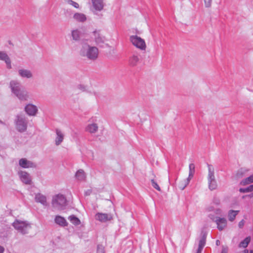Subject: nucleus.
<instances>
[{
	"label": "nucleus",
	"mask_w": 253,
	"mask_h": 253,
	"mask_svg": "<svg viewBox=\"0 0 253 253\" xmlns=\"http://www.w3.org/2000/svg\"><path fill=\"white\" fill-rule=\"evenodd\" d=\"M12 93L20 101H27L29 98V92L17 80H12L9 83Z\"/></svg>",
	"instance_id": "nucleus-1"
},
{
	"label": "nucleus",
	"mask_w": 253,
	"mask_h": 253,
	"mask_svg": "<svg viewBox=\"0 0 253 253\" xmlns=\"http://www.w3.org/2000/svg\"><path fill=\"white\" fill-rule=\"evenodd\" d=\"M80 55L90 60H96L98 55V49L95 46H91L87 44H84L80 50Z\"/></svg>",
	"instance_id": "nucleus-2"
},
{
	"label": "nucleus",
	"mask_w": 253,
	"mask_h": 253,
	"mask_svg": "<svg viewBox=\"0 0 253 253\" xmlns=\"http://www.w3.org/2000/svg\"><path fill=\"white\" fill-rule=\"evenodd\" d=\"M14 123L16 128L19 132H24L27 130L28 120L25 115H17Z\"/></svg>",
	"instance_id": "nucleus-3"
},
{
	"label": "nucleus",
	"mask_w": 253,
	"mask_h": 253,
	"mask_svg": "<svg viewBox=\"0 0 253 253\" xmlns=\"http://www.w3.org/2000/svg\"><path fill=\"white\" fill-rule=\"evenodd\" d=\"M12 226L15 229L22 235L28 234L31 228V225L28 221L19 219H16L12 223Z\"/></svg>",
	"instance_id": "nucleus-4"
},
{
	"label": "nucleus",
	"mask_w": 253,
	"mask_h": 253,
	"mask_svg": "<svg viewBox=\"0 0 253 253\" xmlns=\"http://www.w3.org/2000/svg\"><path fill=\"white\" fill-rule=\"evenodd\" d=\"M208 180L209 184V188L210 190L212 191L217 188V184L214 176V168L211 165H208Z\"/></svg>",
	"instance_id": "nucleus-5"
},
{
	"label": "nucleus",
	"mask_w": 253,
	"mask_h": 253,
	"mask_svg": "<svg viewBox=\"0 0 253 253\" xmlns=\"http://www.w3.org/2000/svg\"><path fill=\"white\" fill-rule=\"evenodd\" d=\"M52 205L54 208L58 210H62L64 209L67 205V200L65 197L60 194L56 195L53 198Z\"/></svg>",
	"instance_id": "nucleus-6"
},
{
	"label": "nucleus",
	"mask_w": 253,
	"mask_h": 253,
	"mask_svg": "<svg viewBox=\"0 0 253 253\" xmlns=\"http://www.w3.org/2000/svg\"><path fill=\"white\" fill-rule=\"evenodd\" d=\"M130 41L132 44L141 50H145L146 44L144 40L140 37L133 35L130 37Z\"/></svg>",
	"instance_id": "nucleus-7"
},
{
	"label": "nucleus",
	"mask_w": 253,
	"mask_h": 253,
	"mask_svg": "<svg viewBox=\"0 0 253 253\" xmlns=\"http://www.w3.org/2000/svg\"><path fill=\"white\" fill-rule=\"evenodd\" d=\"M19 165L21 167L24 169L35 168L37 166L35 163L29 161L26 158L20 159L19 161Z\"/></svg>",
	"instance_id": "nucleus-8"
},
{
	"label": "nucleus",
	"mask_w": 253,
	"mask_h": 253,
	"mask_svg": "<svg viewBox=\"0 0 253 253\" xmlns=\"http://www.w3.org/2000/svg\"><path fill=\"white\" fill-rule=\"evenodd\" d=\"M24 110L30 116H36L38 111L37 107L32 104H27L25 107Z\"/></svg>",
	"instance_id": "nucleus-9"
},
{
	"label": "nucleus",
	"mask_w": 253,
	"mask_h": 253,
	"mask_svg": "<svg viewBox=\"0 0 253 253\" xmlns=\"http://www.w3.org/2000/svg\"><path fill=\"white\" fill-rule=\"evenodd\" d=\"M95 219L102 222H105L112 219L113 217L111 214L97 213L95 216Z\"/></svg>",
	"instance_id": "nucleus-10"
},
{
	"label": "nucleus",
	"mask_w": 253,
	"mask_h": 253,
	"mask_svg": "<svg viewBox=\"0 0 253 253\" xmlns=\"http://www.w3.org/2000/svg\"><path fill=\"white\" fill-rule=\"evenodd\" d=\"M21 181L25 184L30 185L32 183L31 177L28 172L21 171L19 172Z\"/></svg>",
	"instance_id": "nucleus-11"
},
{
	"label": "nucleus",
	"mask_w": 253,
	"mask_h": 253,
	"mask_svg": "<svg viewBox=\"0 0 253 253\" xmlns=\"http://www.w3.org/2000/svg\"><path fill=\"white\" fill-rule=\"evenodd\" d=\"M217 228L219 231L223 230L227 226V220L225 218L217 217L215 220Z\"/></svg>",
	"instance_id": "nucleus-12"
},
{
	"label": "nucleus",
	"mask_w": 253,
	"mask_h": 253,
	"mask_svg": "<svg viewBox=\"0 0 253 253\" xmlns=\"http://www.w3.org/2000/svg\"><path fill=\"white\" fill-rule=\"evenodd\" d=\"M93 35L94 41L97 45L101 46L104 43L105 41V37L102 36L98 32L94 31L93 32Z\"/></svg>",
	"instance_id": "nucleus-13"
},
{
	"label": "nucleus",
	"mask_w": 253,
	"mask_h": 253,
	"mask_svg": "<svg viewBox=\"0 0 253 253\" xmlns=\"http://www.w3.org/2000/svg\"><path fill=\"white\" fill-rule=\"evenodd\" d=\"M0 60L5 62L8 69L11 68V60L5 52L0 51Z\"/></svg>",
	"instance_id": "nucleus-14"
},
{
	"label": "nucleus",
	"mask_w": 253,
	"mask_h": 253,
	"mask_svg": "<svg viewBox=\"0 0 253 253\" xmlns=\"http://www.w3.org/2000/svg\"><path fill=\"white\" fill-rule=\"evenodd\" d=\"M195 165L193 163L190 164L189 166V172L188 177L185 181V185L182 187L183 189L189 183L190 179L193 177L195 172Z\"/></svg>",
	"instance_id": "nucleus-15"
},
{
	"label": "nucleus",
	"mask_w": 253,
	"mask_h": 253,
	"mask_svg": "<svg viewBox=\"0 0 253 253\" xmlns=\"http://www.w3.org/2000/svg\"><path fill=\"white\" fill-rule=\"evenodd\" d=\"M18 74L23 78L30 79L33 77V74L32 72L28 69H19L18 70Z\"/></svg>",
	"instance_id": "nucleus-16"
},
{
	"label": "nucleus",
	"mask_w": 253,
	"mask_h": 253,
	"mask_svg": "<svg viewBox=\"0 0 253 253\" xmlns=\"http://www.w3.org/2000/svg\"><path fill=\"white\" fill-rule=\"evenodd\" d=\"M35 200L36 202L40 203L43 206L47 205L46 197L41 193H37L36 194Z\"/></svg>",
	"instance_id": "nucleus-17"
},
{
	"label": "nucleus",
	"mask_w": 253,
	"mask_h": 253,
	"mask_svg": "<svg viewBox=\"0 0 253 253\" xmlns=\"http://www.w3.org/2000/svg\"><path fill=\"white\" fill-rule=\"evenodd\" d=\"M56 137L55 138V142L56 145H59L64 139V134L61 131L57 128L56 129Z\"/></svg>",
	"instance_id": "nucleus-18"
},
{
	"label": "nucleus",
	"mask_w": 253,
	"mask_h": 253,
	"mask_svg": "<svg viewBox=\"0 0 253 253\" xmlns=\"http://www.w3.org/2000/svg\"><path fill=\"white\" fill-rule=\"evenodd\" d=\"M94 8L97 11H101L104 7L103 0H91Z\"/></svg>",
	"instance_id": "nucleus-19"
},
{
	"label": "nucleus",
	"mask_w": 253,
	"mask_h": 253,
	"mask_svg": "<svg viewBox=\"0 0 253 253\" xmlns=\"http://www.w3.org/2000/svg\"><path fill=\"white\" fill-rule=\"evenodd\" d=\"M55 222L59 225L65 227L68 225V223L66 220L63 217L59 215L55 216L54 219Z\"/></svg>",
	"instance_id": "nucleus-20"
},
{
	"label": "nucleus",
	"mask_w": 253,
	"mask_h": 253,
	"mask_svg": "<svg viewBox=\"0 0 253 253\" xmlns=\"http://www.w3.org/2000/svg\"><path fill=\"white\" fill-rule=\"evenodd\" d=\"M206 238H207V234L205 232H202V237L200 239L199 242V245H198V248L197 250H199L200 251H202L203 248L205 246L206 244Z\"/></svg>",
	"instance_id": "nucleus-21"
},
{
	"label": "nucleus",
	"mask_w": 253,
	"mask_h": 253,
	"mask_svg": "<svg viewBox=\"0 0 253 253\" xmlns=\"http://www.w3.org/2000/svg\"><path fill=\"white\" fill-rule=\"evenodd\" d=\"M73 18L77 21L84 22L86 21V16L82 13H76L73 15Z\"/></svg>",
	"instance_id": "nucleus-22"
},
{
	"label": "nucleus",
	"mask_w": 253,
	"mask_h": 253,
	"mask_svg": "<svg viewBox=\"0 0 253 253\" xmlns=\"http://www.w3.org/2000/svg\"><path fill=\"white\" fill-rule=\"evenodd\" d=\"M139 61V58L138 56L133 54L132 56H131L129 58V65L132 67L136 66Z\"/></svg>",
	"instance_id": "nucleus-23"
},
{
	"label": "nucleus",
	"mask_w": 253,
	"mask_h": 253,
	"mask_svg": "<svg viewBox=\"0 0 253 253\" xmlns=\"http://www.w3.org/2000/svg\"><path fill=\"white\" fill-rule=\"evenodd\" d=\"M75 177L78 180H84L85 179L86 175L84 170L81 169L78 170L76 173Z\"/></svg>",
	"instance_id": "nucleus-24"
},
{
	"label": "nucleus",
	"mask_w": 253,
	"mask_h": 253,
	"mask_svg": "<svg viewBox=\"0 0 253 253\" xmlns=\"http://www.w3.org/2000/svg\"><path fill=\"white\" fill-rule=\"evenodd\" d=\"M72 39L75 41H79L80 40L81 32L78 29L74 30L71 32Z\"/></svg>",
	"instance_id": "nucleus-25"
},
{
	"label": "nucleus",
	"mask_w": 253,
	"mask_h": 253,
	"mask_svg": "<svg viewBox=\"0 0 253 253\" xmlns=\"http://www.w3.org/2000/svg\"><path fill=\"white\" fill-rule=\"evenodd\" d=\"M98 126L96 124H89L86 127V131L89 132L91 133L96 132L98 130Z\"/></svg>",
	"instance_id": "nucleus-26"
},
{
	"label": "nucleus",
	"mask_w": 253,
	"mask_h": 253,
	"mask_svg": "<svg viewBox=\"0 0 253 253\" xmlns=\"http://www.w3.org/2000/svg\"><path fill=\"white\" fill-rule=\"evenodd\" d=\"M68 219L75 225H78L81 223L80 219L74 215L69 216Z\"/></svg>",
	"instance_id": "nucleus-27"
},
{
	"label": "nucleus",
	"mask_w": 253,
	"mask_h": 253,
	"mask_svg": "<svg viewBox=\"0 0 253 253\" xmlns=\"http://www.w3.org/2000/svg\"><path fill=\"white\" fill-rule=\"evenodd\" d=\"M253 182V174H252L251 176H250L249 177L242 180L241 181L240 184H241V185L244 186V185L249 184L250 183H252Z\"/></svg>",
	"instance_id": "nucleus-28"
},
{
	"label": "nucleus",
	"mask_w": 253,
	"mask_h": 253,
	"mask_svg": "<svg viewBox=\"0 0 253 253\" xmlns=\"http://www.w3.org/2000/svg\"><path fill=\"white\" fill-rule=\"evenodd\" d=\"M239 212V211H233L230 210L228 213V219L230 221H233L236 216V215Z\"/></svg>",
	"instance_id": "nucleus-29"
},
{
	"label": "nucleus",
	"mask_w": 253,
	"mask_h": 253,
	"mask_svg": "<svg viewBox=\"0 0 253 253\" xmlns=\"http://www.w3.org/2000/svg\"><path fill=\"white\" fill-rule=\"evenodd\" d=\"M247 171V169L241 168L237 171L236 174V176L238 178H242Z\"/></svg>",
	"instance_id": "nucleus-30"
},
{
	"label": "nucleus",
	"mask_w": 253,
	"mask_h": 253,
	"mask_svg": "<svg viewBox=\"0 0 253 253\" xmlns=\"http://www.w3.org/2000/svg\"><path fill=\"white\" fill-rule=\"evenodd\" d=\"M250 237H246L244 240L240 242L239 244L240 247L246 248L250 242Z\"/></svg>",
	"instance_id": "nucleus-31"
},
{
	"label": "nucleus",
	"mask_w": 253,
	"mask_h": 253,
	"mask_svg": "<svg viewBox=\"0 0 253 253\" xmlns=\"http://www.w3.org/2000/svg\"><path fill=\"white\" fill-rule=\"evenodd\" d=\"M77 88L82 92L87 91L86 86L82 84H78L77 85Z\"/></svg>",
	"instance_id": "nucleus-32"
},
{
	"label": "nucleus",
	"mask_w": 253,
	"mask_h": 253,
	"mask_svg": "<svg viewBox=\"0 0 253 253\" xmlns=\"http://www.w3.org/2000/svg\"><path fill=\"white\" fill-rule=\"evenodd\" d=\"M151 183H152V186L154 188H155L156 189L158 190L159 191H161V188L159 187V186L158 185V184H157V183L154 180V179H152L151 180Z\"/></svg>",
	"instance_id": "nucleus-33"
},
{
	"label": "nucleus",
	"mask_w": 253,
	"mask_h": 253,
	"mask_svg": "<svg viewBox=\"0 0 253 253\" xmlns=\"http://www.w3.org/2000/svg\"><path fill=\"white\" fill-rule=\"evenodd\" d=\"M97 253H104V249L103 246L98 245L97 249Z\"/></svg>",
	"instance_id": "nucleus-34"
},
{
	"label": "nucleus",
	"mask_w": 253,
	"mask_h": 253,
	"mask_svg": "<svg viewBox=\"0 0 253 253\" xmlns=\"http://www.w3.org/2000/svg\"><path fill=\"white\" fill-rule=\"evenodd\" d=\"M206 7L209 8L211 6L212 0H204Z\"/></svg>",
	"instance_id": "nucleus-35"
},
{
	"label": "nucleus",
	"mask_w": 253,
	"mask_h": 253,
	"mask_svg": "<svg viewBox=\"0 0 253 253\" xmlns=\"http://www.w3.org/2000/svg\"><path fill=\"white\" fill-rule=\"evenodd\" d=\"M69 4L70 5H72V6H73L74 7H75L76 8H79V4L77 2L74 1L72 0H71V1H69Z\"/></svg>",
	"instance_id": "nucleus-36"
},
{
	"label": "nucleus",
	"mask_w": 253,
	"mask_h": 253,
	"mask_svg": "<svg viewBox=\"0 0 253 253\" xmlns=\"http://www.w3.org/2000/svg\"><path fill=\"white\" fill-rule=\"evenodd\" d=\"M246 188L248 192L253 191V184L250 185L248 187H246Z\"/></svg>",
	"instance_id": "nucleus-37"
},
{
	"label": "nucleus",
	"mask_w": 253,
	"mask_h": 253,
	"mask_svg": "<svg viewBox=\"0 0 253 253\" xmlns=\"http://www.w3.org/2000/svg\"><path fill=\"white\" fill-rule=\"evenodd\" d=\"M245 223V221L243 219H242L241 221H240L239 223L238 226L240 228H243L244 225Z\"/></svg>",
	"instance_id": "nucleus-38"
},
{
	"label": "nucleus",
	"mask_w": 253,
	"mask_h": 253,
	"mask_svg": "<svg viewBox=\"0 0 253 253\" xmlns=\"http://www.w3.org/2000/svg\"><path fill=\"white\" fill-rule=\"evenodd\" d=\"M209 217L213 221L215 222V220H216V218L217 217H215L214 216V215L213 214H210L209 215Z\"/></svg>",
	"instance_id": "nucleus-39"
},
{
	"label": "nucleus",
	"mask_w": 253,
	"mask_h": 253,
	"mask_svg": "<svg viewBox=\"0 0 253 253\" xmlns=\"http://www.w3.org/2000/svg\"><path fill=\"white\" fill-rule=\"evenodd\" d=\"M221 253H228V248L223 247Z\"/></svg>",
	"instance_id": "nucleus-40"
},
{
	"label": "nucleus",
	"mask_w": 253,
	"mask_h": 253,
	"mask_svg": "<svg viewBox=\"0 0 253 253\" xmlns=\"http://www.w3.org/2000/svg\"><path fill=\"white\" fill-rule=\"evenodd\" d=\"M239 191L241 193H248L246 188H241L239 189Z\"/></svg>",
	"instance_id": "nucleus-41"
},
{
	"label": "nucleus",
	"mask_w": 253,
	"mask_h": 253,
	"mask_svg": "<svg viewBox=\"0 0 253 253\" xmlns=\"http://www.w3.org/2000/svg\"><path fill=\"white\" fill-rule=\"evenodd\" d=\"M4 249L3 247L0 246V253H3L4 252Z\"/></svg>",
	"instance_id": "nucleus-42"
},
{
	"label": "nucleus",
	"mask_w": 253,
	"mask_h": 253,
	"mask_svg": "<svg viewBox=\"0 0 253 253\" xmlns=\"http://www.w3.org/2000/svg\"><path fill=\"white\" fill-rule=\"evenodd\" d=\"M89 93L93 94V95H95L96 97H98L99 96V94L97 92H93V93H91V92H89Z\"/></svg>",
	"instance_id": "nucleus-43"
},
{
	"label": "nucleus",
	"mask_w": 253,
	"mask_h": 253,
	"mask_svg": "<svg viewBox=\"0 0 253 253\" xmlns=\"http://www.w3.org/2000/svg\"><path fill=\"white\" fill-rule=\"evenodd\" d=\"M214 202L216 204L218 205V204H219V200H218V199H214Z\"/></svg>",
	"instance_id": "nucleus-44"
},
{
	"label": "nucleus",
	"mask_w": 253,
	"mask_h": 253,
	"mask_svg": "<svg viewBox=\"0 0 253 253\" xmlns=\"http://www.w3.org/2000/svg\"><path fill=\"white\" fill-rule=\"evenodd\" d=\"M220 242L218 240L216 241V245L217 246H219L220 245Z\"/></svg>",
	"instance_id": "nucleus-45"
},
{
	"label": "nucleus",
	"mask_w": 253,
	"mask_h": 253,
	"mask_svg": "<svg viewBox=\"0 0 253 253\" xmlns=\"http://www.w3.org/2000/svg\"><path fill=\"white\" fill-rule=\"evenodd\" d=\"M202 251H201V250L199 251V250H197L196 253H201Z\"/></svg>",
	"instance_id": "nucleus-46"
},
{
	"label": "nucleus",
	"mask_w": 253,
	"mask_h": 253,
	"mask_svg": "<svg viewBox=\"0 0 253 253\" xmlns=\"http://www.w3.org/2000/svg\"><path fill=\"white\" fill-rule=\"evenodd\" d=\"M65 1H66L67 2H68V3L69 4V1H71V0H64Z\"/></svg>",
	"instance_id": "nucleus-47"
},
{
	"label": "nucleus",
	"mask_w": 253,
	"mask_h": 253,
	"mask_svg": "<svg viewBox=\"0 0 253 253\" xmlns=\"http://www.w3.org/2000/svg\"><path fill=\"white\" fill-rule=\"evenodd\" d=\"M8 43H9V44H12V45H13V44H12V42H11V41H9V42H8Z\"/></svg>",
	"instance_id": "nucleus-48"
},
{
	"label": "nucleus",
	"mask_w": 253,
	"mask_h": 253,
	"mask_svg": "<svg viewBox=\"0 0 253 253\" xmlns=\"http://www.w3.org/2000/svg\"><path fill=\"white\" fill-rule=\"evenodd\" d=\"M250 253H253V250H251Z\"/></svg>",
	"instance_id": "nucleus-49"
}]
</instances>
